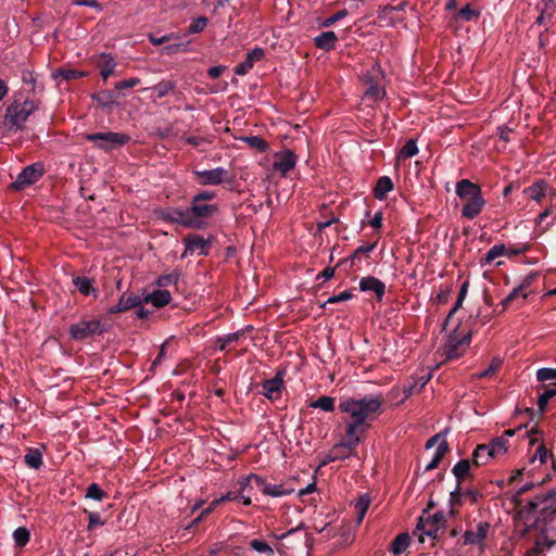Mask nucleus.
<instances>
[{
  "mask_svg": "<svg viewBox=\"0 0 556 556\" xmlns=\"http://www.w3.org/2000/svg\"><path fill=\"white\" fill-rule=\"evenodd\" d=\"M383 396L366 395L362 399L348 397L339 403V409L348 415L344 419L345 432L350 437H361L381 412Z\"/></svg>",
  "mask_w": 556,
  "mask_h": 556,
  "instance_id": "f257e3e1",
  "label": "nucleus"
},
{
  "mask_svg": "<svg viewBox=\"0 0 556 556\" xmlns=\"http://www.w3.org/2000/svg\"><path fill=\"white\" fill-rule=\"evenodd\" d=\"M519 515L525 523L533 520L556 519V490L536 493L521 506Z\"/></svg>",
  "mask_w": 556,
  "mask_h": 556,
  "instance_id": "f03ea898",
  "label": "nucleus"
},
{
  "mask_svg": "<svg viewBox=\"0 0 556 556\" xmlns=\"http://www.w3.org/2000/svg\"><path fill=\"white\" fill-rule=\"evenodd\" d=\"M531 531H536L538 534L534 539V546L527 552V556H539L547 549L556 545V520H533L525 523V529L521 535H526Z\"/></svg>",
  "mask_w": 556,
  "mask_h": 556,
  "instance_id": "7ed1b4c3",
  "label": "nucleus"
},
{
  "mask_svg": "<svg viewBox=\"0 0 556 556\" xmlns=\"http://www.w3.org/2000/svg\"><path fill=\"white\" fill-rule=\"evenodd\" d=\"M455 192L463 202L462 217L473 219L482 212L485 200L479 185L462 179L456 184Z\"/></svg>",
  "mask_w": 556,
  "mask_h": 556,
  "instance_id": "20e7f679",
  "label": "nucleus"
},
{
  "mask_svg": "<svg viewBox=\"0 0 556 556\" xmlns=\"http://www.w3.org/2000/svg\"><path fill=\"white\" fill-rule=\"evenodd\" d=\"M471 341V331L460 325L448 336L442 348L446 359H457L465 354Z\"/></svg>",
  "mask_w": 556,
  "mask_h": 556,
  "instance_id": "39448f33",
  "label": "nucleus"
},
{
  "mask_svg": "<svg viewBox=\"0 0 556 556\" xmlns=\"http://www.w3.org/2000/svg\"><path fill=\"white\" fill-rule=\"evenodd\" d=\"M445 518L443 513H435L430 515L427 510L419 517L416 526L415 534L418 533L419 541L425 542V536L437 539L438 532L444 529Z\"/></svg>",
  "mask_w": 556,
  "mask_h": 556,
  "instance_id": "423d86ee",
  "label": "nucleus"
},
{
  "mask_svg": "<svg viewBox=\"0 0 556 556\" xmlns=\"http://www.w3.org/2000/svg\"><path fill=\"white\" fill-rule=\"evenodd\" d=\"M36 105L33 101H24V102H13L7 109V113L4 116V124L10 129H18L26 122L28 116L34 112Z\"/></svg>",
  "mask_w": 556,
  "mask_h": 556,
  "instance_id": "0eeeda50",
  "label": "nucleus"
},
{
  "mask_svg": "<svg viewBox=\"0 0 556 556\" xmlns=\"http://www.w3.org/2000/svg\"><path fill=\"white\" fill-rule=\"evenodd\" d=\"M86 140L93 142L98 149L111 151L129 142L130 137L126 134L104 131L87 134Z\"/></svg>",
  "mask_w": 556,
  "mask_h": 556,
  "instance_id": "6e6552de",
  "label": "nucleus"
},
{
  "mask_svg": "<svg viewBox=\"0 0 556 556\" xmlns=\"http://www.w3.org/2000/svg\"><path fill=\"white\" fill-rule=\"evenodd\" d=\"M106 331L104 324L99 319H83L70 327V336L74 340H85Z\"/></svg>",
  "mask_w": 556,
  "mask_h": 556,
  "instance_id": "1a4fd4ad",
  "label": "nucleus"
},
{
  "mask_svg": "<svg viewBox=\"0 0 556 556\" xmlns=\"http://www.w3.org/2000/svg\"><path fill=\"white\" fill-rule=\"evenodd\" d=\"M530 441V445L534 451L529 452V464L533 465V468L538 466L544 465L547 462L548 457H553V455L547 451L546 446L543 442H539L541 438V431L538 427H533L530 431L527 432Z\"/></svg>",
  "mask_w": 556,
  "mask_h": 556,
  "instance_id": "9d476101",
  "label": "nucleus"
},
{
  "mask_svg": "<svg viewBox=\"0 0 556 556\" xmlns=\"http://www.w3.org/2000/svg\"><path fill=\"white\" fill-rule=\"evenodd\" d=\"M45 168L41 163H34L26 166L17 176L16 180L12 184L15 190H23L27 186L36 182L43 175Z\"/></svg>",
  "mask_w": 556,
  "mask_h": 556,
  "instance_id": "9b49d317",
  "label": "nucleus"
},
{
  "mask_svg": "<svg viewBox=\"0 0 556 556\" xmlns=\"http://www.w3.org/2000/svg\"><path fill=\"white\" fill-rule=\"evenodd\" d=\"M251 481H254L256 488L265 495L273 497H281L291 494L294 489L289 486L287 483H270L258 476H251Z\"/></svg>",
  "mask_w": 556,
  "mask_h": 556,
  "instance_id": "f8f14e48",
  "label": "nucleus"
},
{
  "mask_svg": "<svg viewBox=\"0 0 556 556\" xmlns=\"http://www.w3.org/2000/svg\"><path fill=\"white\" fill-rule=\"evenodd\" d=\"M193 175L202 186H218L226 180L228 172L224 167H216L208 170H194Z\"/></svg>",
  "mask_w": 556,
  "mask_h": 556,
  "instance_id": "ddd939ff",
  "label": "nucleus"
},
{
  "mask_svg": "<svg viewBox=\"0 0 556 556\" xmlns=\"http://www.w3.org/2000/svg\"><path fill=\"white\" fill-rule=\"evenodd\" d=\"M535 10L539 12L535 24L544 26L546 31L552 25L553 17L556 13V0H540L535 4Z\"/></svg>",
  "mask_w": 556,
  "mask_h": 556,
  "instance_id": "4468645a",
  "label": "nucleus"
},
{
  "mask_svg": "<svg viewBox=\"0 0 556 556\" xmlns=\"http://www.w3.org/2000/svg\"><path fill=\"white\" fill-rule=\"evenodd\" d=\"M185 251L181 254V258L187 257L189 254L198 252L200 255H207V249L210 248V241L205 240L199 235H188L184 238Z\"/></svg>",
  "mask_w": 556,
  "mask_h": 556,
  "instance_id": "2eb2a0df",
  "label": "nucleus"
},
{
  "mask_svg": "<svg viewBox=\"0 0 556 556\" xmlns=\"http://www.w3.org/2000/svg\"><path fill=\"white\" fill-rule=\"evenodd\" d=\"M490 530V523L481 521L477 525L476 530H466L463 540L466 545H479L483 547L484 541Z\"/></svg>",
  "mask_w": 556,
  "mask_h": 556,
  "instance_id": "dca6fc26",
  "label": "nucleus"
},
{
  "mask_svg": "<svg viewBox=\"0 0 556 556\" xmlns=\"http://www.w3.org/2000/svg\"><path fill=\"white\" fill-rule=\"evenodd\" d=\"M189 212L192 219L199 224L200 228L202 226L201 219L212 217L217 212V206L214 204H205L192 199Z\"/></svg>",
  "mask_w": 556,
  "mask_h": 556,
  "instance_id": "f3484780",
  "label": "nucleus"
},
{
  "mask_svg": "<svg viewBox=\"0 0 556 556\" xmlns=\"http://www.w3.org/2000/svg\"><path fill=\"white\" fill-rule=\"evenodd\" d=\"M296 155L291 150H286L276 154V161L274 168L278 170L282 176H286L296 164Z\"/></svg>",
  "mask_w": 556,
  "mask_h": 556,
  "instance_id": "a211bd4d",
  "label": "nucleus"
},
{
  "mask_svg": "<svg viewBox=\"0 0 556 556\" xmlns=\"http://www.w3.org/2000/svg\"><path fill=\"white\" fill-rule=\"evenodd\" d=\"M362 442V437H350L344 433V438L339 443L334 444L330 450H337L338 454H343L344 459L356 454V447Z\"/></svg>",
  "mask_w": 556,
  "mask_h": 556,
  "instance_id": "6ab92c4d",
  "label": "nucleus"
},
{
  "mask_svg": "<svg viewBox=\"0 0 556 556\" xmlns=\"http://www.w3.org/2000/svg\"><path fill=\"white\" fill-rule=\"evenodd\" d=\"M92 62L100 70L101 76L106 80L116 67L115 60L106 53H100L92 56Z\"/></svg>",
  "mask_w": 556,
  "mask_h": 556,
  "instance_id": "aec40b11",
  "label": "nucleus"
},
{
  "mask_svg": "<svg viewBox=\"0 0 556 556\" xmlns=\"http://www.w3.org/2000/svg\"><path fill=\"white\" fill-rule=\"evenodd\" d=\"M166 220L170 223L181 225L187 228H199V224L192 219L189 208L180 210L176 208L170 211L166 216Z\"/></svg>",
  "mask_w": 556,
  "mask_h": 556,
  "instance_id": "412c9836",
  "label": "nucleus"
},
{
  "mask_svg": "<svg viewBox=\"0 0 556 556\" xmlns=\"http://www.w3.org/2000/svg\"><path fill=\"white\" fill-rule=\"evenodd\" d=\"M359 290L363 292L372 291L379 301L386 293V285L374 276L363 277L359 281Z\"/></svg>",
  "mask_w": 556,
  "mask_h": 556,
  "instance_id": "4be33fe9",
  "label": "nucleus"
},
{
  "mask_svg": "<svg viewBox=\"0 0 556 556\" xmlns=\"http://www.w3.org/2000/svg\"><path fill=\"white\" fill-rule=\"evenodd\" d=\"M264 56V51L260 48H256L250 51L245 60L236 65L233 72L236 75L243 76L245 75L254 65L255 61H260Z\"/></svg>",
  "mask_w": 556,
  "mask_h": 556,
  "instance_id": "5701e85b",
  "label": "nucleus"
},
{
  "mask_svg": "<svg viewBox=\"0 0 556 556\" xmlns=\"http://www.w3.org/2000/svg\"><path fill=\"white\" fill-rule=\"evenodd\" d=\"M283 380L279 375H276L274 378L265 380L262 384L263 387V395L268 400L274 401L280 396V390L282 388Z\"/></svg>",
  "mask_w": 556,
  "mask_h": 556,
  "instance_id": "b1692460",
  "label": "nucleus"
},
{
  "mask_svg": "<svg viewBox=\"0 0 556 556\" xmlns=\"http://www.w3.org/2000/svg\"><path fill=\"white\" fill-rule=\"evenodd\" d=\"M141 304V298L138 295L123 294L115 306L109 308L110 314L126 312L130 308L137 307Z\"/></svg>",
  "mask_w": 556,
  "mask_h": 556,
  "instance_id": "393cba45",
  "label": "nucleus"
},
{
  "mask_svg": "<svg viewBox=\"0 0 556 556\" xmlns=\"http://www.w3.org/2000/svg\"><path fill=\"white\" fill-rule=\"evenodd\" d=\"M493 458H496V455L488 444H479L472 453V462L477 467L486 465Z\"/></svg>",
  "mask_w": 556,
  "mask_h": 556,
  "instance_id": "a878e982",
  "label": "nucleus"
},
{
  "mask_svg": "<svg viewBox=\"0 0 556 556\" xmlns=\"http://www.w3.org/2000/svg\"><path fill=\"white\" fill-rule=\"evenodd\" d=\"M547 191V184L545 180H538L531 186L523 189V193L531 200L541 202Z\"/></svg>",
  "mask_w": 556,
  "mask_h": 556,
  "instance_id": "bb28decb",
  "label": "nucleus"
},
{
  "mask_svg": "<svg viewBox=\"0 0 556 556\" xmlns=\"http://www.w3.org/2000/svg\"><path fill=\"white\" fill-rule=\"evenodd\" d=\"M73 283L83 295H93L94 298L98 296V291L93 287L92 279L88 277L78 276L73 279Z\"/></svg>",
  "mask_w": 556,
  "mask_h": 556,
  "instance_id": "cd10ccee",
  "label": "nucleus"
},
{
  "mask_svg": "<svg viewBox=\"0 0 556 556\" xmlns=\"http://www.w3.org/2000/svg\"><path fill=\"white\" fill-rule=\"evenodd\" d=\"M337 40L336 33L331 30L324 31L314 39L316 47L326 51L334 49Z\"/></svg>",
  "mask_w": 556,
  "mask_h": 556,
  "instance_id": "c85d7f7f",
  "label": "nucleus"
},
{
  "mask_svg": "<svg viewBox=\"0 0 556 556\" xmlns=\"http://www.w3.org/2000/svg\"><path fill=\"white\" fill-rule=\"evenodd\" d=\"M170 300L172 295L169 291L165 289L155 290L144 299L146 302L152 303L155 307H163L167 305Z\"/></svg>",
  "mask_w": 556,
  "mask_h": 556,
  "instance_id": "c756f323",
  "label": "nucleus"
},
{
  "mask_svg": "<svg viewBox=\"0 0 556 556\" xmlns=\"http://www.w3.org/2000/svg\"><path fill=\"white\" fill-rule=\"evenodd\" d=\"M410 544V536L408 533L403 532L397 534L390 544V551L395 555H401Z\"/></svg>",
  "mask_w": 556,
  "mask_h": 556,
  "instance_id": "7c9ffc66",
  "label": "nucleus"
},
{
  "mask_svg": "<svg viewBox=\"0 0 556 556\" xmlns=\"http://www.w3.org/2000/svg\"><path fill=\"white\" fill-rule=\"evenodd\" d=\"M393 189V182L390 177L382 176L378 179L375 188H374V195L378 200H384L388 192H390Z\"/></svg>",
  "mask_w": 556,
  "mask_h": 556,
  "instance_id": "2f4dec72",
  "label": "nucleus"
},
{
  "mask_svg": "<svg viewBox=\"0 0 556 556\" xmlns=\"http://www.w3.org/2000/svg\"><path fill=\"white\" fill-rule=\"evenodd\" d=\"M447 451H448V444H447L446 440H440L431 462L425 468L426 471L435 469L439 466V464L441 463V460L443 459V457L445 456V454L447 453Z\"/></svg>",
  "mask_w": 556,
  "mask_h": 556,
  "instance_id": "473e14b6",
  "label": "nucleus"
},
{
  "mask_svg": "<svg viewBox=\"0 0 556 556\" xmlns=\"http://www.w3.org/2000/svg\"><path fill=\"white\" fill-rule=\"evenodd\" d=\"M334 404H336L334 397L329 396V395H321L317 400L311 402L308 404V406L312 408H318L326 413H331L334 410V407H336Z\"/></svg>",
  "mask_w": 556,
  "mask_h": 556,
  "instance_id": "72a5a7b5",
  "label": "nucleus"
},
{
  "mask_svg": "<svg viewBox=\"0 0 556 556\" xmlns=\"http://www.w3.org/2000/svg\"><path fill=\"white\" fill-rule=\"evenodd\" d=\"M505 254H506L505 244H495L481 258V265L492 264L497 257L503 256Z\"/></svg>",
  "mask_w": 556,
  "mask_h": 556,
  "instance_id": "f704fd0d",
  "label": "nucleus"
},
{
  "mask_svg": "<svg viewBox=\"0 0 556 556\" xmlns=\"http://www.w3.org/2000/svg\"><path fill=\"white\" fill-rule=\"evenodd\" d=\"M369 505H370V498L368 495H363L356 501L354 508L356 511V522L358 525H361L363 522L365 515L369 508Z\"/></svg>",
  "mask_w": 556,
  "mask_h": 556,
  "instance_id": "c9c22d12",
  "label": "nucleus"
},
{
  "mask_svg": "<svg viewBox=\"0 0 556 556\" xmlns=\"http://www.w3.org/2000/svg\"><path fill=\"white\" fill-rule=\"evenodd\" d=\"M470 462L468 459H460L452 469V472L456 477L458 484L469 476Z\"/></svg>",
  "mask_w": 556,
  "mask_h": 556,
  "instance_id": "e433bc0d",
  "label": "nucleus"
},
{
  "mask_svg": "<svg viewBox=\"0 0 556 556\" xmlns=\"http://www.w3.org/2000/svg\"><path fill=\"white\" fill-rule=\"evenodd\" d=\"M508 440L504 435L494 438L488 445L491 447L496 457L504 455L507 452Z\"/></svg>",
  "mask_w": 556,
  "mask_h": 556,
  "instance_id": "4c0bfd02",
  "label": "nucleus"
},
{
  "mask_svg": "<svg viewBox=\"0 0 556 556\" xmlns=\"http://www.w3.org/2000/svg\"><path fill=\"white\" fill-rule=\"evenodd\" d=\"M25 464L34 469H39L42 465V454L38 450H30L24 456Z\"/></svg>",
  "mask_w": 556,
  "mask_h": 556,
  "instance_id": "58836bf2",
  "label": "nucleus"
},
{
  "mask_svg": "<svg viewBox=\"0 0 556 556\" xmlns=\"http://www.w3.org/2000/svg\"><path fill=\"white\" fill-rule=\"evenodd\" d=\"M242 140L250 147L260 152H265L268 149L267 142L260 136L243 137Z\"/></svg>",
  "mask_w": 556,
  "mask_h": 556,
  "instance_id": "ea45409f",
  "label": "nucleus"
},
{
  "mask_svg": "<svg viewBox=\"0 0 556 556\" xmlns=\"http://www.w3.org/2000/svg\"><path fill=\"white\" fill-rule=\"evenodd\" d=\"M418 153V147L415 139L406 141L404 147L401 149L399 157L406 160L415 156Z\"/></svg>",
  "mask_w": 556,
  "mask_h": 556,
  "instance_id": "a19ab883",
  "label": "nucleus"
},
{
  "mask_svg": "<svg viewBox=\"0 0 556 556\" xmlns=\"http://www.w3.org/2000/svg\"><path fill=\"white\" fill-rule=\"evenodd\" d=\"M108 494L104 490H102L97 483H91L86 489V497L94 501H103L106 498Z\"/></svg>",
  "mask_w": 556,
  "mask_h": 556,
  "instance_id": "79ce46f5",
  "label": "nucleus"
},
{
  "mask_svg": "<svg viewBox=\"0 0 556 556\" xmlns=\"http://www.w3.org/2000/svg\"><path fill=\"white\" fill-rule=\"evenodd\" d=\"M175 83L172 80H162L154 87H152V90L155 92L156 97L159 99H162L166 94H168L169 91L174 90Z\"/></svg>",
  "mask_w": 556,
  "mask_h": 556,
  "instance_id": "37998d69",
  "label": "nucleus"
},
{
  "mask_svg": "<svg viewBox=\"0 0 556 556\" xmlns=\"http://www.w3.org/2000/svg\"><path fill=\"white\" fill-rule=\"evenodd\" d=\"M528 294L529 292L522 291L519 286L514 288L513 291L502 301L503 308H507L511 302L519 298L526 300Z\"/></svg>",
  "mask_w": 556,
  "mask_h": 556,
  "instance_id": "c03bdc74",
  "label": "nucleus"
},
{
  "mask_svg": "<svg viewBox=\"0 0 556 556\" xmlns=\"http://www.w3.org/2000/svg\"><path fill=\"white\" fill-rule=\"evenodd\" d=\"M29 531L24 527H20L13 532V539L16 546H25L29 542Z\"/></svg>",
  "mask_w": 556,
  "mask_h": 556,
  "instance_id": "a18cd8bd",
  "label": "nucleus"
},
{
  "mask_svg": "<svg viewBox=\"0 0 556 556\" xmlns=\"http://www.w3.org/2000/svg\"><path fill=\"white\" fill-rule=\"evenodd\" d=\"M56 76H61L65 80H74L86 77L87 73L77 70L61 68L58 71Z\"/></svg>",
  "mask_w": 556,
  "mask_h": 556,
  "instance_id": "49530a36",
  "label": "nucleus"
},
{
  "mask_svg": "<svg viewBox=\"0 0 556 556\" xmlns=\"http://www.w3.org/2000/svg\"><path fill=\"white\" fill-rule=\"evenodd\" d=\"M180 274L177 271H173L167 275H162L157 278L156 285L161 288L168 287L170 285H176L179 280Z\"/></svg>",
  "mask_w": 556,
  "mask_h": 556,
  "instance_id": "de8ad7c7",
  "label": "nucleus"
},
{
  "mask_svg": "<svg viewBox=\"0 0 556 556\" xmlns=\"http://www.w3.org/2000/svg\"><path fill=\"white\" fill-rule=\"evenodd\" d=\"M556 395V388L553 387V388H545L544 387V391L542 393H540L539 395V399H538V406L541 410H543L548 401L554 397Z\"/></svg>",
  "mask_w": 556,
  "mask_h": 556,
  "instance_id": "09e8293b",
  "label": "nucleus"
},
{
  "mask_svg": "<svg viewBox=\"0 0 556 556\" xmlns=\"http://www.w3.org/2000/svg\"><path fill=\"white\" fill-rule=\"evenodd\" d=\"M502 365L501 358L494 357L489 367L485 370L475 374L478 379L488 378L493 375Z\"/></svg>",
  "mask_w": 556,
  "mask_h": 556,
  "instance_id": "8fccbe9b",
  "label": "nucleus"
},
{
  "mask_svg": "<svg viewBox=\"0 0 556 556\" xmlns=\"http://www.w3.org/2000/svg\"><path fill=\"white\" fill-rule=\"evenodd\" d=\"M250 547L258 553L266 554L267 556H274V549L264 541L252 540L250 542Z\"/></svg>",
  "mask_w": 556,
  "mask_h": 556,
  "instance_id": "3c124183",
  "label": "nucleus"
},
{
  "mask_svg": "<svg viewBox=\"0 0 556 556\" xmlns=\"http://www.w3.org/2000/svg\"><path fill=\"white\" fill-rule=\"evenodd\" d=\"M478 16H479V12L472 10L469 4H467L465 8L460 9L456 13V17L462 21H465V22L476 20V18H478Z\"/></svg>",
  "mask_w": 556,
  "mask_h": 556,
  "instance_id": "603ef678",
  "label": "nucleus"
},
{
  "mask_svg": "<svg viewBox=\"0 0 556 556\" xmlns=\"http://www.w3.org/2000/svg\"><path fill=\"white\" fill-rule=\"evenodd\" d=\"M241 336H242L241 332H232V333H227L224 337H219L217 339L218 342L220 343L219 344V350L224 351L227 348V345H229L232 342L238 341Z\"/></svg>",
  "mask_w": 556,
  "mask_h": 556,
  "instance_id": "864d4df0",
  "label": "nucleus"
},
{
  "mask_svg": "<svg viewBox=\"0 0 556 556\" xmlns=\"http://www.w3.org/2000/svg\"><path fill=\"white\" fill-rule=\"evenodd\" d=\"M354 294L351 291H343L339 294L330 296L324 304H321V307H325L326 304H334L339 302H344L353 299Z\"/></svg>",
  "mask_w": 556,
  "mask_h": 556,
  "instance_id": "5fc2aeb1",
  "label": "nucleus"
},
{
  "mask_svg": "<svg viewBox=\"0 0 556 556\" xmlns=\"http://www.w3.org/2000/svg\"><path fill=\"white\" fill-rule=\"evenodd\" d=\"M536 379L542 382L556 379V368L539 369L536 371Z\"/></svg>",
  "mask_w": 556,
  "mask_h": 556,
  "instance_id": "6e6d98bb",
  "label": "nucleus"
},
{
  "mask_svg": "<svg viewBox=\"0 0 556 556\" xmlns=\"http://www.w3.org/2000/svg\"><path fill=\"white\" fill-rule=\"evenodd\" d=\"M207 18L204 16L195 18L189 26V33L195 34L203 31L207 25Z\"/></svg>",
  "mask_w": 556,
  "mask_h": 556,
  "instance_id": "4d7b16f0",
  "label": "nucleus"
},
{
  "mask_svg": "<svg viewBox=\"0 0 556 556\" xmlns=\"http://www.w3.org/2000/svg\"><path fill=\"white\" fill-rule=\"evenodd\" d=\"M341 459H344V455L343 454H338L337 450H329V452L324 456V458L320 462L319 466L323 467V466L328 465L329 463H332V462H336V460H341Z\"/></svg>",
  "mask_w": 556,
  "mask_h": 556,
  "instance_id": "13d9d810",
  "label": "nucleus"
},
{
  "mask_svg": "<svg viewBox=\"0 0 556 556\" xmlns=\"http://www.w3.org/2000/svg\"><path fill=\"white\" fill-rule=\"evenodd\" d=\"M348 15V11L345 9L343 10H340L338 11L337 13H334L333 15L327 17L324 22H323V26L324 27H330L332 26L334 23H337L338 21L344 18L345 16Z\"/></svg>",
  "mask_w": 556,
  "mask_h": 556,
  "instance_id": "bf43d9fd",
  "label": "nucleus"
},
{
  "mask_svg": "<svg viewBox=\"0 0 556 556\" xmlns=\"http://www.w3.org/2000/svg\"><path fill=\"white\" fill-rule=\"evenodd\" d=\"M462 496H463V492H462L460 485L457 484L456 489L454 491H452L451 495H450V504L452 506V509H451L452 514H454V507L462 504V502H460Z\"/></svg>",
  "mask_w": 556,
  "mask_h": 556,
  "instance_id": "052dcab7",
  "label": "nucleus"
},
{
  "mask_svg": "<svg viewBox=\"0 0 556 556\" xmlns=\"http://www.w3.org/2000/svg\"><path fill=\"white\" fill-rule=\"evenodd\" d=\"M384 90L381 89L378 85H371L367 90L365 96L372 100H379L384 96Z\"/></svg>",
  "mask_w": 556,
  "mask_h": 556,
  "instance_id": "680f3d73",
  "label": "nucleus"
},
{
  "mask_svg": "<svg viewBox=\"0 0 556 556\" xmlns=\"http://www.w3.org/2000/svg\"><path fill=\"white\" fill-rule=\"evenodd\" d=\"M104 521L102 520L99 513H88V526L87 529L89 531L93 530L96 526H103Z\"/></svg>",
  "mask_w": 556,
  "mask_h": 556,
  "instance_id": "e2e57ef3",
  "label": "nucleus"
},
{
  "mask_svg": "<svg viewBox=\"0 0 556 556\" xmlns=\"http://www.w3.org/2000/svg\"><path fill=\"white\" fill-rule=\"evenodd\" d=\"M139 84H140V79L137 78V77H132V78H129V79H125V80L118 81L115 85V89L116 90H123V89L134 88V87L138 86Z\"/></svg>",
  "mask_w": 556,
  "mask_h": 556,
  "instance_id": "0e129e2a",
  "label": "nucleus"
},
{
  "mask_svg": "<svg viewBox=\"0 0 556 556\" xmlns=\"http://www.w3.org/2000/svg\"><path fill=\"white\" fill-rule=\"evenodd\" d=\"M538 277V273L535 271H532L530 274H528L523 279L522 281L520 282L519 287L522 291H526L528 292V289L531 287V285L534 282V280L536 279Z\"/></svg>",
  "mask_w": 556,
  "mask_h": 556,
  "instance_id": "69168bd1",
  "label": "nucleus"
},
{
  "mask_svg": "<svg viewBox=\"0 0 556 556\" xmlns=\"http://www.w3.org/2000/svg\"><path fill=\"white\" fill-rule=\"evenodd\" d=\"M215 197L216 193L214 191L204 190L193 195L192 199H194L195 201L204 202L213 200Z\"/></svg>",
  "mask_w": 556,
  "mask_h": 556,
  "instance_id": "338daca9",
  "label": "nucleus"
},
{
  "mask_svg": "<svg viewBox=\"0 0 556 556\" xmlns=\"http://www.w3.org/2000/svg\"><path fill=\"white\" fill-rule=\"evenodd\" d=\"M463 495H465L466 497L469 498V501L472 503V504H476L479 502V500L482 497V494L480 491L478 490H475V489H468L466 490Z\"/></svg>",
  "mask_w": 556,
  "mask_h": 556,
  "instance_id": "774afa93",
  "label": "nucleus"
}]
</instances>
